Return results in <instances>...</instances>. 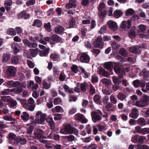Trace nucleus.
Wrapping results in <instances>:
<instances>
[{"label": "nucleus", "mask_w": 149, "mask_h": 149, "mask_svg": "<svg viewBox=\"0 0 149 149\" xmlns=\"http://www.w3.org/2000/svg\"><path fill=\"white\" fill-rule=\"evenodd\" d=\"M102 83L106 85V86L107 87L111 84V81L106 78H104L102 79Z\"/></svg>", "instance_id": "49530a36"}, {"label": "nucleus", "mask_w": 149, "mask_h": 149, "mask_svg": "<svg viewBox=\"0 0 149 149\" xmlns=\"http://www.w3.org/2000/svg\"><path fill=\"white\" fill-rule=\"evenodd\" d=\"M50 58L53 61H57L60 58V56L59 54L54 52L51 54Z\"/></svg>", "instance_id": "5701e85b"}, {"label": "nucleus", "mask_w": 149, "mask_h": 149, "mask_svg": "<svg viewBox=\"0 0 149 149\" xmlns=\"http://www.w3.org/2000/svg\"><path fill=\"white\" fill-rule=\"evenodd\" d=\"M19 59L17 56H12L11 58L10 62L13 64H17L19 62Z\"/></svg>", "instance_id": "4c0bfd02"}, {"label": "nucleus", "mask_w": 149, "mask_h": 149, "mask_svg": "<svg viewBox=\"0 0 149 149\" xmlns=\"http://www.w3.org/2000/svg\"><path fill=\"white\" fill-rule=\"evenodd\" d=\"M134 13V10L132 8H129L125 12V15L128 16L129 15H132Z\"/></svg>", "instance_id": "603ef678"}, {"label": "nucleus", "mask_w": 149, "mask_h": 149, "mask_svg": "<svg viewBox=\"0 0 149 149\" xmlns=\"http://www.w3.org/2000/svg\"><path fill=\"white\" fill-rule=\"evenodd\" d=\"M92 52L93 54L96 55L95 56V57H96V56L100 53V51L99 49H94L92 50Z\"/></svg>", "instance_id": "338daca9"}, {"label": "nucleus", "mask_w": 149, "mask_h": 149, "mask_svg": "<svg viewBox=\"0 0 149 149\" xmlns=\"http://www.w3.org/2000/svg\"><path fill=\"white\" fill-rule=\"evenodd\" d=\"M86 130L88 134H91L92 128L91 127V125L89 124L88 125L86 126Z\"/></svg>", "instance_id": "69168bd1"}, {"label": "nucleus", "mask_w": 149, "mask_h": 149, "mask_svg": "<svg viewBox=\"0 0 149 149\" xmlns=\"http://www.w3.org/2000/svg\"><path fill=\"white\" fill-rule=\"evenodd\" d=\"M124 91L126 93H132L135 92V90L132 88H126L125 89Z\"/></svg>", "instance_id": "bf43d9fd"}, {"label": "nucleus", "mask_w": 149, "mask_h": 149, "mask_svg": "<svg viewBox=\"0 0 149 149\" xmlns=\"http://www.w3.org/2000/svg\"><path fill=\"white\" fill-rule=\"evenodd\" d=\"M136 132L139 134L145 135L149 133V127L142 128L139 126H137L135 127Z\"/></svg>", "instance_id": "6e6552de"}, {"label": "nucleus", "mask_w": 149, "mask_h": 149, "mask_svg": "<svg viewBox=\"0 0 149 149\" xmlns=\"http://www.w3.org/2000/svg\"><path fill=\"white\" fill-rule=\"evenodd\" d=\"M42 25V22L39 19H36L34 20L32 26H36L40 28Z\"/></svg>", "instance_id": "c85d7f7f"}, {"label": "nucleus", "mask_w": 149, "mask_h": 149, "mask_svg": "<svg viewBox=\"0 0 149 149\" xmlns=\"http://www.w3.org/2000/svg\"><path fill=\"white\" fill-rule=\"evenodd\" d=\"M141 48V47L136 46H132L129 48V50L130 52L132 53L137 54L141 52V51L139 50V49Z\"/></svg>", "instance_id": "aec40b11"}, {"label": "nucleus", "mask_w": 149, "mask_h": 149, "mask_svg": "<svg viewBox=\"0 0 149 149\" xmlns=\"http://www.w3.org/2000/svg\"><path fill=\"white\" fill-rule=\"evenodd\" d=\"M113 70L114 72L118 74V78L121 79L123 77V75L125 74V71L119 66L116 65L114 66Z\"/></svg>", "instance_id": "39448f33"}, {"label": "nucleus", "mask_w": 149, "mask_h": 149, "mask_svg": "<svg viewBox=\"0 0 149 149\" xmlns=\"http://www.w3.org/2000/svg\"><path fill=\"white\" fill-rule=\"evenodd\" d=\"M1 99L2 101L4 102H10V97L9 96H2Z\"/></svg>", "instance_id": "4d7b16f0"}, {"label": "nucleus", "mask_w": 149, "mask_h": 149, "mask_svg": "<svg viewBox=\"0 0 149 149\" xmlns=\"http://www.w3.org/2000/svg\"><path fill=\"white\" fill-rule=\"evenodd\" d=\"M51 40L53 42L51 43L52 44H55V42L56 43L61 42L62 41V38L56 34H54L51 36Z\"/></svg>", "instance_id": "f3484780"}, {"label": "nucleus", "mask_w": 149, "mask_h": 149, "mask_svg": "<svg viewBox=\"0 0 149 149\" xmlns=\"http://www.w3.org/2000/svg\"><path fill=\"white\" fill-rule=\"evenodd\" d=\"M89 87V85L87 83L84 82L81 83L80 85V88L81 91L83 92H85Z\"/></svg>", "instance_id": "a878e982"}, {"label": "nucleus", "mask_w": 149, "mask_h": 149, "mask_svg": "<svg viewBox=\"0 0 149 149\" xmlns=\"http://www.w3.org/2000/svg\"><path fill=\"white\" fill-rule=\"evenodd\" d=\"M64 28L62 26L59 25L56 27L55 29V33L58 34L63 35V33Z\"/></svg>", "instance_id": "393cba45"}, {"label": "nucleus", "mask_w": 149, "mask_h": 149, "mask_svg": "<svg viewBox=\"0 0 149 149\" xmlns=\"http://www.w3.org/2000/svg\"><path fill=\"white\" fill-rule=\"evenodd\" d=\"M139 29L138 30V32L140 33V32L141 33H140V34H142V33H143L144 31H145L146 29V26L143 24L140 25L139 26Z\"/></svg>", "instance_id": "8fccbe9b"}, {"label": "nucleus", "mask_w": 149, "mask_h": 149, "mask_svg": "<svg viewBox=\"0 0 149 149\" xmlns=\"http://www.w3.org/2000/svg\"><path fill=\"white\" fill-rule=\"evenodd\" d=\"M27 140L25 138H23L20 136H18L16 139L13 142V144L18 145L20 143L22 145H24L27 142Z\"/></svg>", "instance_id": "9d476101"}, {"label": "nucleus", "mask_w": 149, "mask_h": 149, "mask_svg": "<svg viewBox=\"0 0 149 149\" xmlns=\"http://www.w3.org/2000/svg\"><path fill=\"white\" fill-rule=\"evenodd\" d=\"M49 47H47L45 50L40 52L39 54V55L41 56H46L49 53Z\"/></svg>", "instance_id": "58836bf2"}, {"label": "nucleus", "mask_w": 149, "mask_h": 149, "mask_svg": "<svg viewBox=\"0 0 149 149\" xmlns=\"http://www.w3.org/2000/svg\"><path fill=\"white\" fill-rule=\"evenodd\" d=\"M91 115L93 121L95 123L101 120V116L102 115V113L101 111L97 110V111H93L91 112Z\"/></svg>", "instance_id": "7ed1b4c3"}, {"label": "nucleus", "mask_w": 149, "mask_h": 149, "mask_svg": "<svg viewBox=\"0 0 149 149\" xmlns=\"http://www.w3.org/2000/svg\"><path fill=\"white\" fill-rule=\"evenodd\" d=\"M65 140H67L68 141L72 142L74 141L75 139V136L72 135H70L68 136H63Z\"/></svg>", "instance_id": "ea45409f"}, {"label": "nucleus", "mask_w": 149, "mask_h": 149, "mask_svg": "<svg viewBox=\"0 0 149 149\" xmlns=\"http://www.w3.org/2000/svg\"><path fill=\"white\" fill-rule=\"evenodd\" d=\"M84 116L82 114L80 113H77L76 114L74 117L76 119L79 121H81L84 118Z\"/></svg>", "instance_id": "3c124183"}, {"label": "nucleus", "mask_w": 149, "mask_h": 149, "mask_svg": "<svg viewBox=\"0 0 149 149\" xmlns=\"http://www.w3.org/2000/svg\"><path fill=\"white\" fill-rule=\"evenodd\" d=\"M91 82L93 83H96L98 81V78L95 75H93L91 77Z\"/></svg>", "instance_id": "052dcab7"}, {"label": "nucleus", "mask_w": 149, "mask_h": 149, "mask_svg": "<svg viewBox=\"0 0 149 149\" xmlns=\"http://www.w3.org/2000/svg\"><path fill=\"white\" fill-rule=\"evenodd\" d=\"M140 74L141 75H143L145 78L148 77H149L148 72L146 69H144L140 72Z\"/></svg>", "instance_id": "a18cd8bd"}, {"label": "nucleus", "mask_w": 149, "mask_h": 149, "mask_svg": "<svg viewBox=\"0 0 149 149\" xmlns=\"http://www.w3.org/2000/svg\"><path fill=\"white\" fill-rule=\"evenodd\" d=\"M88 149H97V146L95 143H91L87 146Z\"/></svg>", "instance_id": "774afa93"}, {"label": "nucleus", "mask_w": 149, "mask_h": 149, "mask_svg": "<svg viewBox=\"0 0 149 149\" xmlns=\"http://www.w3.org/2000/svg\"><path fill=\"white\" fill-rule=\"evenodd\" d=\"M138 111V110L136 108H133L131 113L129 114V116L134 119H136L139 116Z\"/></svg>", "instance_id": "412c9836"}, {"label": "nucleus", "mask_w": 149, "mask_h": 149, "mask_svg": "<svg viewBox=\"0 0 149 149\" xmlns=\"http://www.w3.org/2000/svg\"><path fill=\"white\" fill-rule=\"evenodd\" d=\"M111 45L112 49L115 50L118 49L120 47V45L119 44L115 42L111 43Z\"/></svg>", "instance_id": "13d9d810"}, {"label": "nucleus", "mask_w": 149, "mask_h": 149, "mask_svg": "<svg viewBox=\"0 0 149 149\" xmlns=\"http://www.w3.org/2000/svg\"><path fill=\"white\" fill-rule=\"evenodd\" d=\"M45 115L42 114L40 116V118H36L35 120L33 121V122L35 124H42L45 121Z\"/></svg>", "instance_id": "b1692460"}, {"label": "nucleus", "mask_w": 149, "mask_h": 149, "mask_svg": "<svg viewBox=\"0 0 149 149\" xmlns=\"http://www.w3.org/2000/svg\"><path fill=\"white\" fill-rule=\"evenodd\" d=\"M126 97V95L124 94H118L117 95L118 98L122 101L124 100Z\"/></svg>", "instance_id": "5fc2aeb1"}, {"label": "nucleus", "mask_w": 149, "mask_h": 149, "mask_svg": "<svg viewBox=\"0 0 149 149\" xmlns=\"http://www.w3.org/2000/svg\"><path fill=\"white\" fill-rule=\"evenodd\" d=\"M105 108L109 111H112L114 109V107H113V104L111 103H107L105 106Z\"/></svg>", "instance_id": "473e14b6"}, {"label": "nucleus", "mask_w": 149, "mask_h": 149, "mask_svg": "<svg viewBox=\"0 0 149 149\" xmlns=\"http://www.w3.org/2000/svg\"><path fill=\"white\" fill-rule=\"evenodd\" d=\"M71 71L75 74L77 73L79 71L78 67L75 64L72 65L71 67Z\"/></svg>", "instance_id": "de8ad7c7"}, {"label": "nucleus", "mask_w": 149, "mask_h": 149, "mask_svg": "<svg viewBox=\"0 0 149 149\" xmlns=\"http://www.w3.org/2000/svg\"><path fill=\"white\" fill-rule=\"evenodd\" d=\"M16 72V69L14 67L10 66L9 67L6 69V73L9 76L13 77Z\"/></svg>", "instance_id": "1a4fd4ad"}, {"label": "nucleus", "mask_w": 149, "mask_h": 149, "mask_svg": "<svg viewBox=\"0 0 149 149\" xmlns=\"http://www.w3.org/2000/svg\"><path fill=\"white\" fill-rule=\"evenodd\" d=\"M8 86H13V87H15L18 85H19V81H9L7 82H5Z\"/></svg>", "instance_id": "cd10ccee"}, {"label": "nucleus", "mask_w": 149, "mask_h": 149, "mask_svg": "<svg viewBox=\"0 0 149 149\" xmlns=\"http://www.w3.org/2000/svg\"><path fill=\"white\" fill-rule=\"evenodd\" d=\"M102 37L101 36H97L95 41H94L93 45L95 48L102 49L103 48L104 42H102Z\"/></svg>", "instance_id": "20e7f679"}, {"label": "nucleus", "mask_w": 149, "mask_h": 149, "mask_svg": "<svg viewBox=\"0 0 149 149\" xmlns=\"http://www.w3.org/2000/svg\"><path fill=\"white\" fill-rule=\"evenodd\" d=\"M149 104V97L147 95H144L140 101H137L136 102V105L137 107H147Z\"/></svg>", "instance_id": "f03ea898"}, {"label": "nucleus", "mask_w": 149, "mask_h": 149, "mask_svg": "<svg viewBox=\"0 0 149 149\" xmlns=\"http://www.w3.org/2000/svg\"><path fill=\"white\" fill-rule=\"evenodd\" d=\"M131 21L130 19H128L127 21H123L120 26V27L122 29H125L127 26L128 29H130L131 26Z\"/></svg>", "instance_id": "dca6fc26"}, {"label": "nucleus", "mask_w": 149, "mask_h": 149, "mask_svg": "<svg viewBox=\"0 0 149 149\" xmlns=\"http://www.w3.org/2000/svg\"><path fill=\"white\" fill-rule=\"evenodd\" d=\"M79 59L81 62L85 63L89 62L90 59L88 55L85 53H83L81 54Z\"/></svg>", "instance_id": "9b49d317"}, {"label": "nucleus", "mask_w": 149, "mask_h": 149, "mask_svg": "<svg viewBox=\"0 0 149 149\" xmlns=\"http://www.w3.org/2000/svg\"><path fill=\"white\" fill-rule=\"evenodd\" d=\"M119 53L122 56L125 57L127 56L128 54L127 50L123 48L120 49Z\"/></svg>", "instance_id": "a19ab883"}, {"label": "nucleus", "mask_w": 149, "mask_h": 149, "mask_svg": "<svg viewBox=\"0 0 149 149\" xmlns=\"http://www.w3.org/2000/svg\"><path fill=\"white\" fill-rule=\"evenodd\" d=\"M22 42L25 46H27L29 48H36L38 45L37 44L32 42L27 39L23 40Z\"/></svg>", "instance_id": "f8f14e48"}, {"label": "nucleus", "mask_w": 149, "mask_h": 149, "mask_svg": "<svg viewBox=\"0 0 149 149\" xmlns=\"http://www.w3.org/2000/svg\"><path fill=\"white\" fill-rule=\"evenodd\" d=\"M17 136L16 135L13 133H10L8 136H7L9 140L10 141H13L17 139Z\"/></svg>", "instance_id": "79ce46f5"}, {"label": "nucleus", "mask_w": 149, "mask_h": 149, "mask_svg": "<svg viewBox=\"0 0 149 149\" xmlns=\"http://www.w3.org/2000/svg\"><path fill=\"white\" fill-rule=\"evenodd\" d=\"M93 0H82L81 4L83 6H87L90 2L92 1Z\"/></svg>", "instance_id": "e2e57ef3"}, {"label": "nucleus", "mask_w": 149, "mask_h": 149, "mask_svg": "<svg viewBox=\"0 0 149 149\" xmlns=\"http://www.w3.org/2000/svg\"><path fill=\"white\" fill-rule=\"evenodd\" d=\"M19 85L16 86V88L12 89V91H15V93H21L24 90V88H25L26 86V84L24 83H21L19 82Z\"/></svg>", "instance_id": "423d86ee"}, {"label": "nucleus", "mask_w": 149, "mask_h": 149, "mask_svg": "<svg viewBox=\"0 0 149 149\" xmlns=\"http://www.w3.org/2000/svg\"><path fill=\"white\" fill-rule=\"evenodd\" d=\"M99 73L104 76L107 77L109 75L108 73L104 69H101L99 70Z\"/></svg>", "instance_id": "c03bdc74"}, {"label": "nucleus", "mask_w": 149, "mask_h": 149, "mask_svg": "<svg viewBox=\"0 0 149 149\" xmlns=\"http://www.w3.org/2000/svg\"><path fill=\"white\" fill-rule=\"evenodd\" d=\"M17 17L19 19L23 18L24 19H28L30 17V15L29 13H27L26 10H24L19 13Z\"/></svg>", "instance_id": "2eb2a0df"}, {"label": "nucleus", "mask_w": 149, "mask_h": 149, "mask_svg": "<svg viewBox=\"0 0 149 149\" xmlns=\"http://www.w3.org/2000/svg\"><path fill=\"white\" fill-rule=\"evenodd\" d=\"M63 88L64 89L65 92L68 93H73L74 89L73 88H70L66 84H65L63 86Z\"/></svg>", "instance_id": "72a5a7b5"}, {"label": "nucleus", "mask_w": 149, "mask_h": 149, "mask_svg": "<svg viewBox=\"0 0 149 149\" xmlns=\"http://www.w3.org/2000/svg\"><path fill=\"white\" fill-rule=\"evenodd\" d=\"M123 12L120 10H116L114 11L113 15L114 17L118 18L122 14Z\"/></svg>", "instance_id": "37998d69"}, {"label": "nucleus", "mask_w": 149, "mask_h": 149, "mask_svg": "<svg viewBox=\"0 0 149 149\" xmlns=\"http://www.w3.org/2000/svg\"><path fill=\"white\" fill-rule=\"evenodd\" d=\"M136 123L142 126H144L146 125V120L143 118H139L137 120Z\"/></svg>", "instance_id": "7c9ffc66"}, {"label": "nucleus", "mask_w": 149, "mask_h": 149, "mask_svg": "<svg viewBox=\"0 0 149 149\" xmlns=\"http://www.w3.org/2000/svg\"><path fill=\"white\" fill-rule=\"evenodd\" d=\"M29 50L31 56H32L33 57H35L37 55L39 49L37 48L35 49H30Z\"/></svg>", "instance_id": "e433bc0d"}, {"label": "nucleus", "mask_w": 149, "mask_h": 149, "mask_svg": "<svg viewBox=\"0 0 149 149\" xmlns=\"http://www.w3.org/2000/svg\"><path fill=\"white\" fill-rule=\"evenodd\" d=\"M11 57V55L10 54L4 53L2 56V62L6 63L9 60Z\"/></svg>", "instance_id": "bb28decb"}, {"label": "nucleus", "mask_w": 149, "mask_h": 149, "mask_svg": "<svg viewBox=\"0 0 149 149\" xmlns=\"http://www.w3.org/2000/svg\"><path fill=\"white\" fill-rule=\"evenodd\" d=\"M15 29L17 34L20 36L23 31L22 29L20 27L17 26L15 28Z\"/></svg>", "instance_id": "6e6d98bb"}, {"label": "nucleus", "mask_w": 149, "mask_h": 149, "mask_svg": "<svg viewBox=\"0 0 149 149\" xmlns=\"http://www.w3.org/2000/svg\"><path fill=\"white\" fill-rule=\"evenodd\" d=\"M12 48L14 54H17L20 51L21 48L19 45L16 43H13L12 45Z\"/></svg>", "instance_id": "6ab92c4d"}, {"label": "nucleus", "mask_w": 149, "mask_h": 149, "mask_svg": "<svg viewBox=\"0 0 149 149\" xmlns=\"http://www.w3.org/2000/svg\"><path fill=\"white\" fill-rule=\"evenodd\" d=\"M60 132L64 134H74L76 135L79 134L78 130L72 127L70 124L65 125L63 128L60 130Z\"/></svg>", "instance_id": "f257e3e1"}, {"label": "nucleus", "mask_w": 149, "mask_h": 149, "mask_svg": "<svg viewBox=\"0 0 149 149\" xmlns=\"http://www.w3.org/2000/svg\"><path fill=\"white\" fill-rule=\"evenodd\" d=\"M36 2L35 0H29L26 2V4L27 6H29L34 5Z\"/></svg>", "instance_id": "680f3d73"}, {"label": "nucleus", "mask_w": 149, "mask_h": 149, "mask_svg": "<svg viewBox=\"0 0 149 149\" xmlns=\"http://www.w3.org/2000/svg\"><path fill=\"white\" fill-rule=\"evenodd\" d=\"M135 27L133 26L130 31L129 36L131 39L134 38L136 37V32L135 30Z\"/></svg>", "instance_id": "2f4dec72"}, {"label": "nucleus", "mask_w": 149, "mask_h": 149, "mask_svg": "<svg viewBox=\"0 0 149 149\" xmlns=\"http://www.w3.org/2000/svg\"><path fill=\"white\" fill-rule=\"evenodd\" d=\"M76 24L75 20L73 17L71 18L69 21V26L72 27L74 26Z\"/></svg>", "instance_id": "09e8293b"}, {"label": "nucleus", "mask_w": 149, "mask_h": 149, "mask_svg": "<svg viewBox=\"0 0 149 149\" xmlns=\"http://www.w3.org/2000/svg\"><path fill=\"white\" fill-rule=\"evenodd\" d=\"M94 101L97 103L100 104L101 103L100 97L98 95H95L93 97Z\"/></svg>", "instance_id": "864d4df0"}, {"label": "nucleus", "mask_w": 149, "mask_h": 149, "mask_svg": "<svg viewBox=\"0 0 149 149\" xmlns=\"http://www.w3.org/2000/svg\"><path fill=\"white\" fill-rule=\"evenodd\" d=\"M146 139V137L144 136H139L135 135L133 136L132 139V141L135 143H143L144 140Z\"/></svg>", "instance_id": "0eeeda50"}, {"label": "nucleus", "mask_w": 149, "mask_h": 149, "mask_svg": "<svg viewBox=\"0 0 149 149\" xmlns=\"http://www.w3.org/2000/svg\"><path fill=\"white\" fill-rule=\"evenodd\" d=\"M21 117L23 120L27 121L29 119V114L26 112H24Z\"/></svg>", "instance_id": "f704fd0d"}, {"label": "nucleus", "mask_w": 149, "mask_h": 149, "mask_svg": "<svg viewBox=\"0 0 149 149\" xmlns=\"http://www.w3.org/2000/svg\"><path fill=\"white\" fill-rule=\"evenodd\" d=\"M107 24L109 27L111 29L112 31H115L118 28L116 23L110 20L108 21Z\"/></svg>", "instance_id": "a211bd4d"}, {"label": "nucleus", "mask_w": 149, "mask_h": 149, "mask_svg": "<svg viewBox=\"0 0 149 149\" xmlns=\"http://www.w3.org/2000/svg\"><path fill=\"white\" fill-rule=\"evenodd\" d=\"M104 68L107 70H109L110 72L112 71L113 68V64L112 62H106L104 64Z\"/></svg>", "instance_id": "4be33fe9"}, {"label": "nucleus", "mask_w": 149, "mask_h": 149, "mask_svg": "<svg viewBox=\"0 0 149 149\" xmlns=\"http://www.w3.org/2000/svg\"><path fill=\"white\" fill-rule=\"evenodd\" d=\"M99 15L100 18L103 19L106 16L107 14V11L106 10H98Z\"/></svg>", "instance_id": "c9c22d12"}, {"label": "nucleus", "mask_w": 149, "mask_h": 149, "mask_svg": "<svg viewBox=\"0 0 149 149\" xmlns=\"http://www.w3.org/2000/svg\"><path fill=\"white\" fill-rule=\"evenodd\" d=\"M116 58L118 60L122 62L126 61L127 60L125 58L122 57L120 55L117 56H116Z\"/></svg>", "instance_id": "0e129e2a"}, {"label": "nucleus", "mask_w": 149, "mask_h": 149, "mask_svg": "<svg viewBox=\"0 0 149 149\" xmlns=\"http://www.w3.org/2000/svg\"><path fill=\"white\" fill-rule=\"evenodd\" d=\"M133 85L134 87L136 88L140 87L143 88L145 86V82L143 80L139 81L138 79H136L133 81Z\"/></svg>", "instance_id": "4468645a"}, {"label": "nucleus", "mask_w": 149, "mask_h": 149, "mask_svg": "<svg viewBox=\"0 0 149 149\" xmlns=\"http://www.w3.org/2000/svg\"><path fill=\"white\" fill-rule=\"evenodd\" d=\"M44 131L42 129L37 130L34 133L35 138L39 139H44Z\"/></svg>", "instance_id": "ddd939ff"}, {"label": "nucleus", "mask_w": 149, "mask_h": 149, "mask_svg": "<svg viewBox=\"0 0 149 149\" xmlns=\"http://www.w3.org/2000/svg\"><path fill=\"white\" fill-rule=\"evenodd\" d=\"M6 34L9 35L14 36L16 34V31L14 29L9 28L6 31Z\"/></svg>", "instance_id": "c756f323"}]
</instances>
